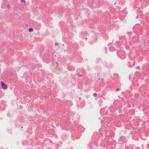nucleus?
<instances>
[{
    "label": "nucleus",
    "instance_id": "nucleus-8",
    "mask_svg": "<svg viewBox=\"0 0 149 149\" xmlns=\"http://www.w3.org/2000/svg\"><path fill=\"white\" fill-rule=\"evenodd\" d=\"M115 48H114V49H113V50H115Z\"/></svg>",
    "mask_w": 149,
    "mask_h": 149
},
{
    "label": "nucleus",
    "instance_id": "nucleus-7",
    "mask_svg": "<svg viewBox=\"0 0 149 149\" xmlns=\"http://www.w3.org/2000/svg\"><path fill=\"white\" fill-rule=\"evenodd\" d=\"M98 98H99V97H97V98H95V100H98Z\"/></svg>",
    "mask_w": 149,
    "mask_h": 149
},
{
    "label": "nucleus",
    "instance_id": "nucleus-5",
    "mask_svg": "<svg viewBox=\"0 0 149 149\" xmlns=\"http://www.w3.org/2000/svg\"><path fill=\"white\" fill-rule=\"evenodd\" d=\"M22 2H24L25 3H26V1L24 0H22Z\"/></svg>",
    "mask_w": 149,
    "mask_h": 149
},
{
    "label": "nucleus",
    "instance_id": "nucleus-4",
    "mask_svg": "<svg viewBox=\"0 0 149 149\" xmlns=\"http://www.w3.org/2000/svg\"><path fill=\"white\" fill-rule=\"evenodd\" d=\"M120 89L119 88H117L116 89V90L117 91H120Z\"/></svg>",
    "mask_w": 149,
    "mask_h": 149
},
{
    "label": "nucleus",
    "instance_id": "nucleus-2",
    "mask_svg": "<svg viewBox=\"0 0 149 149\" xmlns=\"http://www.w3.org/2000/svg\"><path fill=\"white\" fill-rule=\"evenodd\" d=\"M29 31L30 32H32L33 31V29L32 28H30L29 29Z\"/></svg>",
    "mask_w": 149,
    "mask_h": 149
},
{
    "label": "nucleus",
    "instance_id": "nucleus-9",
    "mask_svg": "<svg viewBox=\"0 0 149 149\" xmlns=\"http://www.w3.org/2000/svg\"><path fill=\"white\" fill-rule=\"evenodd\" d=\"M111 47H110V50H111Z\"/></svg>",
    "mask_w": 149,
    "mask_h": 149
},
{
    "label": "nucleus",
    "instance_id": "nucleus-3",
    "mask_svg": "<svg viewBox=\"0 0 149 149\" xmlns=\"http://www.w3.org/2000/svg\"><path fill=\"white\" fill-rule=\"evenodd\" d=\"M97 95V94L96 93H94V96L96 97Z\"/></svg>",
    "mask_w": 149,
    "mask_h": 149
},
{
    "label": "nucleus",
    "instance_id": "nucleus-1",
    "mask_svg": "<svg viewBox=\"0 0 149 149\" xmlns=\"http://www.w3.org/2000/svg\"><path fill=\"white\" fill-rule=\"evenodd\" d=\"M1 84H2V88L4 89H6L7 88V85L5 84L3 82L1 81Z\"/></svg>",
    "mask_w": 149,
    "mask_h": 149
},
{
    "label": "nucleus",
    "instance_id": "nucleus-6",
    "mask_svg": "<svg viewBox=\"0 0 149 149\" xmlns=\"http://www.w3.org/2000/svg\"><path fill=\"white\" fill-rule=\"evenodd\" d=\"M136 68L137 69H139V68H140V67L139 66H137Z\"/></svg>",
    "mask_w": 149,
    "mask_h": 149
}]
</instances>
